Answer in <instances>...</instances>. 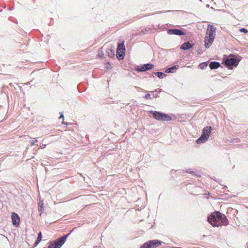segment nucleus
Listing matches in <instances>:
<instances>
[{
	"label": "nucleus",
	"instance_id": "f257e3e1",
	"mask_svg": "<svg viewBox=\"0 0 248 248\" xmlns=\"http://www.w3.org/2000/svg\"><path fill=\"white\" fill-rule=\"evenodd\" d=\"M221 213L219 211H215L208 217L207 221L214 227L221 226L219 219L221 218Z\"/></svg>",
	"mask_w": 248,
	"mask_h": 248
},
{
	"label": "nucleus",
	"instance_id": "f03ea898",
	"mask_svg": "<svg viewBox=\"0 0 248 248\" xmlns=\"http://www.w3.org/2000/svg\"><path fill=\"white\" fill-rule=\"evenodd\" d=\"M212 127L210 126H206L204 127L202 130V134L201 136L197 140L196 143L200 144L206 142L211 132Z\"/></svg>",
	"mask_w": 248,
	"mask_h": 248
},
{
	"label": "nucleus",
	"instance_id": "7ed1b4c3",
	"mask_svg": "<svg viewBox=\"0 0 248 248\" xmlns=\"http://www.w3.org/2000/svg\"><path fill=\"white\" fill-rule=\"evenodd\" d=\"M70 233L64 235L49 243L48 248H60L65 242L67 237Z\"/></svg>",
	"mask_w": 248,
	"mask_h": 248
},
{
	"label": "nucleus",
	"instance_id": "20e7f679",
	"mask_svg": "<svg viewBox=\"0 0 248 248\" xmlns=\"http://www.w3.org/2000/svg\"><path fill=\"white\" fill-rule=\"evenodd\" d=\"M150 113L152 114L155 119L158 121H170L171 120V117L170 116L160 111L152 110L150 111Z\"/></svg>",
	"mask_w": 248,
	"mask_h": 248
},
{
	"label": "nucleus",
	"instance_id": "39448f33",
	"mask_svg": "<svg viewBox=\"0 0 248 248\" xmlns=\"http://www.w3.org/2000/svg\"><path fill=\"white\" fill-rule=\"evenodd\" d=\"M162 241L158 240H150L144 243L140 248H156L161 245Z\"/></svg>",
	"mask_w": 248,
	"mask_h": 248
},
{
	"label": "nucleus",
	"instance_id": "423d86ee",
	"mask_svg": "<svg viewBox=\"0 0 248 248\" xmlns=\"http://www.w3.org/2000/svg\"><path fill=\"white\" fill-rule=\"evenodd\" d=\"M125 48L124 42L119 43L117 48V57L119 60H123L124 56Z\"/></svg>",
	"mask_w": 248,
	"mask_h": 248
},
{
	"label": "nucleus",
	"instance_id": "0eeeda50",
	"mask_svg": "<svg viewBox=\"0 0 248 248\" xmlns=\"http://www.w3.org/2000/svg\"><path fill=\"white\" fill-rule=\"evenodd\" d=\"M154 67V65L149 63L144 64L141 66H138L136 68V71L138 72H145L147 70L152 69Z\"/></svg>",
	"mask_w": 248,
	"mask_h": 248
},
{
	"label": "nucleus",
	"instance_id": "6e6552de",
	"mask_svg": "<svg viewBox=\"0 0 248 248\" xmlns=\"http://www.w3.org/2000/svg\"><path fill=\"white\" fill-rule=\"evenodd\" d=\"M225 64L229 67V68L231 69V66L236 65L238 62H237V60L235 58H228L225 62Z\"/></svg>",
	"mask_w": 248,
	"mask_h": 248
},
{
	"label": "nucleus",
	"instance_id": "1a4fd4ad",
	"mask_svg": "<svg viewBox=\"0 0 248 248\" xmlns=\"http://www.w3.org/2000/svg\"><path fill=\"white\" fill-rule=\"evenodd\" d=\"M167 33L169 34H175L180 36L185 34V33L183 31L178 29H169L167 31Z\"/></svg>",
	"mask_w": 248,
	"mask_h": 248
},
{
	"label": "nucleus",
	"instance_id": "9d476101",
	"mask_svg": "<svg viewBox=\"0 0 248 248\" xmlns=\"http://www.w3.org/2000/svg\"><path fill=\"white\" fill-rule=\"evenodd\" d=\"M209 26L210 27V29L209 28L207 29V31H209L208 37H210L212 39H214L216 29L213 25H209Z\"/></svg>",
	"mask_w": 248,
	"mask_h": 248
},
{
	"label": "nucleus",
	"instance_id": "9b49d317",
	"mask_svg": "<svg viewBox=\"0 0 248 248\" xmlns=\"http://www.w3.org/2000/svg\"><path fill=\"white\" fill-rule=\"evenodd\" d=\"M12 220L13 224L14 226L17 227L18 226L19 222H20V218H19L18 215L15 213H12Z\"/></svg>",
	"mask_w": 248,
	"mask_h": 248
},
{
	"label": "nucleus",
	"instance_id": "f8f14e48",
	"mask_svg": "<svg viewBox=\"0 0 248 248\" xmlns=\"http://www.w3.org/2000/svg\"><path fill=\"white\" fill-rule=\"evenodd\" d=\"M193 44H190L189 42L183 43L180 46V49L182 50H187L192 47Z\"/></svg>",
	"mask_w": 248,
	"mask_h": 248
},
{
	"label": "nucleus",
	"instance_id": "ddd939ff",
	"mask_svg": "<svg viewBox=\"0 0 248 248\" xmlns=\"http://www.w3.org/2000/svg\"><path fill=\"white\" fill-rule=\"evenodd\" d=\"M221 218L219 219L221 225H227L229 224V221L225 215L221 213Z\"/></svg>",
	"mask_w": 248,
	"mask_h": 248
},
{
	"label": "nucleus",
	"instance_id": "4468645a",
	"mask_svg": "<svg viewBox=\"0 0 248 248\" xmlns=\"http://www.w3.org/2000/svg\"><path fill=\"white\" fill-rule=\"evenodd\" d=\"M220 64L217 62H211L209 64V67L211 70L216 69L219 67Z\"/></svg>",
	"mask_w": 248,
	"mask_h": 248
},
{
	"label": "nucleus",
	"instance_id": "2eb2a0df",
	"mask_svg": "<svg viewBox=\"0 0 248 248\" xmlns=\"http://www.w3.org/2000/svg\"><path fill=\"white\" fill-rule=\"evenodd\" d=\"M44 202L43 201H40L38 203V211L41 212L40 215L43 213L44 210Z\"/></svg>",
	"mask_w": 248,
	"mask_h": 248
},
{
	"label": "nucleus",
	"instance_id": "dca6fc26",
	"mask_svg": "<svg viewBox=\"0 0 248 248\" xmlns=\"http://www.w3.org/2000/svg\"><path fill=\"white\" fill-rule=\"evenodd\" d=\"M186 172L187 173H190L191 174H192L193 175H194V176H198V177L201 176L200 172H199V171H190V170L188 169V170H186Z\"/></svg>",
	"mask_w": 248,
	"mask_h": 248
},
{
	"label": "nucleus",
	"instance_id": "f3484780",
	"mask_svg": "<svg viewBox=\"0 0 248 248\" xmlns=\"http://www.w3.org/2000/svg\"><path fill=\"white\" fill-rule=\"evenodd\" d=\"M42 238V233L41 232H40L38 234V237L37 238V240H36V242H35L34 244V246L36 247L37 245L40 243V242L41 241Z\"/></svg>",
	"mask_w": 248,
	"mask_h": 248
},
{
	"label": "nucleus",
	"instance_id": "a211bd4d",
	"mask_svg": "<svg viewBox=\"0 0 248 248\" xmlns=\"http://www.w3.org/2000/svg\"><path fill=\"white\" fill-rule=\"evenodd\" d=\"M153 74L160 78H163L166 77V75L165 73L160 72H153Z\"/></svg>",
	"mask_w": 248,
	"mask_h": 248
},
{
	"label": "nucleus",
	"instance_id": "6ab92c4d",
	"mask_svg": "<svg viewBox=\"0 0 248 248\" xmlns=\"http://www.w3.org/2000/svg\"><path fill=\"white\" fill-rule=\"evenodd\" d=\"M208 65V62H203L202 63H201L199 65V67L201 69H205Z\"/></svg>",
	"mask_w": 248,
	"mask_h": 248
},
{
	"label": "nucleus",
	"instance_id": "aec40b11",
	"mask_svg": "<svg viewBox=\"0 0 248 248\" xmlns=\"http://www.w3.org/2000/svg\"><path fill=\"white\" fill-rule=\"evenodd\" d=\"M108 55L109 57L113 58L114 56V51L111 49H109L107 51Z\"/></svg>",
	"mask_w": 248,
	"mask_h": 248
},
{
	"label": "nucleus",
	"instance_id": "412c9836",
	"mask_svg": "<svg viewBox=\"0 0 248 248\" xmlns=\"http://www.w3.org/2000/svg\"><path fill=\"white\" fill-rule=\"evenodd\" d=\"M177 69L176 66H172L170 68H168L166 70L165 72L166 73H170V72H173L174 70H176Z\"/></svg>",
	"mask_w": 248,
	"mask_h": 248
},
{
	"label": "nucleus",
	"instance_id": "4be33fe9",
	"mask_svg": "<svg viewBox=\"0 0 248 248\" xmlns=\"http://www.w3.org/2000/svg\"><path fill=\"white\" fill-rule=\"evenodd\" d=\"M214 39H212L210 37H208L206 36L205 37L204 41L208 42V43H210L212 44L213 42Z\"/></svg>",
	"mask_w": 248,
	"mask_h": 248
},
{
	"label": "nucleus",
	"instance_id": "5701e85b",
	"mask_svg": "<svg viewBox=\"0 0 248 248\" xmlns=\"http://www.w3.org/2000/svg\"><path fill=\"white\" fill-rule=\"evenodd\" d=\"M239 31L240 32H244L245 33H247L248 32V31L245 28L240 29Z\"/></svg>",
	"mask_w": 248,
	"mask_h": 248
},
{
	"label": "nucleus",
	"instance_id": "b1692460",
	"mask_svg": "<svg viewBox=\"0 0 248 248\" xmlns=\"http://www.w3.org/2000/svg\"><path fill=\"white\" fill-rule=\"evenodd\" d=\"M144 98L146 99H151V95L149 93H147L144 96Z\"/></svg>",
	"mask_w": 248,
	"mask_h": 248
},
{
	"label": "nucleus",
	"instance_id": "393cba45",
	"mask_svg": "<svg viewBox=\"0 0 248 248\" xmlns=\"http://www.w3.org/2000/svg\"><path fill=\"white\" fill-rule=\"evenodd\" d=\"M204 42H205L204 45H205V46L206 48H209L210 46L212 45L210 43H208V42H207L204 41Z\"/></svg>",
	"mask_w": 248,
	"mask_h": 248
},
{
	"label": "nucleus",
	"instance_id": "a878e982",
	"mask_svg": "<svg viewBox=\"0 0 248 248\" xmlns=\"http://www.w3.org/2000/svg\"><path fill=\"white\" fill-rule=\"evenodd\" d=\"M161 91V89H156L155 91H153V92H151L152 93H157V92H160Z\"/></svg>",
	"mask_w": 248,
	"mask_h": 248
},
{
	"label": "nucleus",
	"instance_id": "bb28decb",
	"mask_svg": "<svg viewBox=\"0 0 248 248\" xmlns=\"http://www.w3.org/2000/svg\"><path fill=\"white\" fill-rule=\"evenodd\" d=\"M135 88L138 91H140L142 90V89L140 88V87H137V86H135Z\"/></svg>",
	"mask_w": 248,
	"mask_h": 248
},
{
	"label": "nucleus",
	"instance_id": "cd10ccee",
	"mask_svg": "<svg viewBox=\"0 0 248 248\" xmlns=\"http://www.w3.org/2000/svg\"><path fill=\"white\" fill-rule=\"evenodd\" d=\"M103 53L102 52H101V53H99L98 54V55L99 57H102L103 56Z\"/></svg>",
	"mask_w": 248,
	"mask_h": 248
},
{
	"label": "nucleus",
	"instance_id": "c85d7f7f",
	"mask_svg": "<svg viewBox=\"0 0 248 248\" xmlns=\"http://www.w3.org/2000/svg\"><path fill=\"white\" fill-rule=\"evenodd\" d=\"M61 118H62L63 120H64V116H63V115L62 114H61L60 117H59V119H61Z\"/></svg>",
	"mask_w": 248,
	"mask_h": 248
},
{
	"label": "nucleus",
	"instance_id": "c756f323",
	"mask_svg": "<svg viewBox=\"0 0 248 248\" xmlns=\"http://www.w3.org/2000/svg\"><path fill=\"white\" fill-rule=\"evenodd\" d=\"M62 124H63L66 125H67L68 124V123H66V122H65L64 121V120L62 121Z\"/></svg>",
	"mask_w": 248,
	"mask_h": 248
},
{
	"label": "nucleus",
	"instance_id": "7c9ffc66",
	"mask_svg": "<svg viewBox=\"0 0 248 248\" xmlns=\"http://www.w3.org/2000/svg\"><path fill=\"white\" fill-rule=\"evenodd\" d=\"M35 144V141L33 140L31 141V145H33Z\"/></svg>",
	"mask_w": 248,
	"mask_h": 248
},
{
	"label": "nucleus",
	"instance_id": "2f4dec72",
	"mask_svg": "<svg viewBox=\"0 0 248 248\" xmlns=\"http://www.w3.org/2000/svg\"><path fill=\"white\" fill-rule=\"evenodd\" d=\"M154 93V96L155 97H157L158 96V95L157 94V93Z\"/></svg>",
	"mask_w": 248,
	"mask_h": 248
},
{
	"label": "nucleus",
	"instance_id": "473e14b6",
	"mask_svg": "<svg viewBox=\"0 0 248 248\" xmlns=\"http://www.w3.org/2000/svg\"><path fill=\"white\" fill-rule=\"evenodd\" d=\"M105 68L107 70H108L110 68V66H107Z\"/></svg>",
	"mask_w": 248,
	"mask_h": 248
},
{
	"label": "nucleus",
	"instance_id": "72a5a7b5",
	"mask_svg": "<svg viewBox=\"0 0 248 248\" xmlns=\"http://www.w3.org/2000/svg\"><path fill=\"white\" fill-rule=\"evenodd\" d=\"M247 247L248 248V243L247 244Z\"/></svg>",
	"mask_w": 248,
	"mask_h": 248
}]
</instances>
